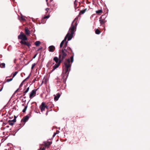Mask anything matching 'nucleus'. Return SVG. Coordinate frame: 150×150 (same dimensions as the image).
Wrapping results in <instances>:
<instances>
[{"label":"nucleus","mask_w":150,"mask_h":150,"mask_svg":"<svg viewBox=\"0 0 150 150\" xmlns=\"http://www.w3.org/2000/svg\"><path fill=\"white\" fill-rule=\"evenodd\" d=\"M13 78H12L11 79H8L6 80V82H9L10 81H11L13 80Z\"/></svg>","instance_id":"29"},{"label":"nucleus","mask_w":150,"mask_h":150,"mask_svg":"<svg viewBox=\"0 0 150 150\" xmlns=\"http://www.w3.org/2000/svg\"><path fill=\"white\" fill-rule=\"evenodd\" d=\"M29 87H28L26 90L24 92V95H25L26 93H27L29 91Z\"/></svg>","instance_id":"23"},{"label":"nucleus","mask_w":150,"mask_h":150,"mask_svg":"<svg viewBox=\"0 0 150 150\" xmlns=\"http://www.w3.org/2000/svg\"><path fill=\"white\" fill-rule=\"evenodd\" d=\"M52 142L50 140H47V148H48L49 146L52 144Z\"/></svg>","instance_id":"18"},{"label":"nucleus","mask_w":150,"mask_h":150,"mask_svg":"<svg viewBox=\"0 0 150 150\" xmlns=\"http://www.w3.org/2000/svg\"><path fill=\"white\" fill-rule=\"evenodd\" d=\"M36 65L35 63H34L33 64H32V67H31V69L32 70H33L34 67Z\"/></svg>","instance_id":"30"},{"label":"nucleus","mask_w":150,"mask_h":150,"mask_svg":"<svg viewBox=\"0 0 150 150\" xmlns=\"http://www.w3.org/2000/svg\"><path fill=\"white\" fill-rule=\"evenodd\" d=\"M54 60L56 64H58L59 62V58L57 57H55L54 58Z\"/></svg>","instance_id":"16"},{"label":"nucleus","mask_w":150,"mask_h":150,"mask_svg":"<svg viewBox=\"0 0 150 150\" xmlns=\"http://www.w3.org/2000/svg\"><path fill=\"white\" fill-rule=\"evenodd\" d=\"M52 0H50V1H51Z\"/></svg>","instance_id":"40"},{"label":"nucleus","mask_w":150,"mask_h":150,"mask_svg":"<svg viewBox=\"0 0 150 150\" xmlns=\"http://www.w3.org/2000/svg\"><path fill=\"white\" fill-rule=\"evenodd\" d=\"M48 107L47 106V109H48Z\"/></svg>","instance_id":"41"},{"label":"nucleus","mask_w":150,"mask_h":150,"mask_svg":"<svg viewBox=\"0 0 150 150\" xmlns=\"http://www.w3.org/2000/svg\"><path fill=\"white\" fill-rule=\"evenodd\" d=\"M102 12V11L101 10H98L96 11V13L97 14H99Z\"/></svg>","instance_id":"25"},{"label":"nucleus","mask_w":150,"mask_h":150,"mask_svg":"<svg viewBox=\"0 0 150 150\" xmlns=\"http://www.w3.org/2000/svg\"><path fill=\"white\" fill-rule=\"evenodd\" d=\"M50 17V16L49 15H47V19L49 18V17Z\"/></svg>","instance_id":"38"},{"label":"nucleus","mask_w":150,"mask_h":150,"mask_svg":"<svg viewBox=\"0 0 150 150\" xmlns=\"http://www.w3.org/2000/svg\"><path fill=\"white\" fill-rule=\"evenodd\" d=\"M5 150H7V149H5Z\"/></svg>","instance_id":"45"},{"label":"nucleus","mask_w":150,"mask_h":150,"mask_svg":"<svg viewBox=\"0 0 150 150\" xmlns=\"http://www.w3.org/2000/svg\"><path fill=\"white\" fill-rule=\"evenodd\" d=\"M37 89H35L33 90L30 93L29 96V97L30 99L32 98L33 97L36 96V92Z\"/></svg>","instance_id":"7"},{"label":"nucleus","mask_w":150,"mask_h":150,"mask_svg":"<svg viewBox=\"0 0 150 150\" xmlns=\"http://www.w3.org/2000/svg\"><path fill=\"white\" fill-rule=\"evenodd\" d=\"M40 44V42L39 41H37L35 43V45L37 46H39Z\"/></svg>","instance_id":"21"},{"label":"nucleus","mask_w":150,"mask_h":150,"mask_svg":"<svg viewBox=\"0 0 150 150\" xmlns=\"http://www.w3.org/2000/svg\"><path fill=\"white\" fill-rule=\"evenodd\" d=\"M15 121L14 120H10L8 122L9 124L11 125H14Z\"/></svg>","instance_id":"15"},{"label":"nucleus","mask_w":150,"mask_h":150,"mask_svg":"<svg viewBox=\"0 0 150 150\" xmlns=\"http://www.w3.org/2000/svg\"><path fill=\"white\" fill-rule=\"evenodd\" d=\"M40 108L41 112L44 111L46 108H47V105L45 103L43 102L40 106Z\"/></svg>","instance_id":"6"},{"label":"nucleus","mask_w":150,"mask_h":150,"mask_svg":"<svg viewBox=\"0 0 150 150\" xmlns=\"http://www.w3.org/2000/svg\"><path fill=\"white\" fill-rule=\"evenodd\" d=\"M18 38L23 40H25L27 39L25 35L22 32H21L20 35L18 36Z\"/></svg>","instance_id":"5"},{"label":"nucleus","mask_w":150,"mask_h":150,"mask_svg":"<svg viewBox=\"0 0 150 150\" xmlns=\"http://www.w3.org/2000/svg\"><path fill=\"white\" fill-rule=\"evenodd\" d=\"M28 78H28H26V79H24V80H23V81L22 82V83H23V82H25V81L26 80V79H27Z\"/></svg>","instance_id":"35"},{"label":"nucleus","mask_w":150,"mask_h":150,"mask_svg":"<svg viewBox=\"0 0 150 150\" xmlns=\"http://www.w3.org/2000/svg\"><path fill=\"white\" fill-rule=\"evenodd\" d=\"M27 108V106H25V107H24V109L22 110L23 112H25L26 111V110Z\"/></svg>","instance_id":"26"},{"label":"nucleus","mask_w":150,"mask_h":150,"mask_svg":"<svg viewBox=\"0 0 150 150\" xmlns=\"http://www.w3.org/2000/svg\"><path fill=\"white\" fill-rule=\"evenodd\" d=\"M36 54L35 55V56H34L33 58H35L36 57Z\"/></svg>","instance_id":"37"},{"label":"nucleus","mask_w":150,"mask_h":150,"mask_svg":"<svg viewBox=\"0 0 150 150\" xmlns=\"http://www.w3.org/2000/svg\"><path fill=\"white\" fill-rule=\"evenodd\" d=\"M103 15L102 16L99 18V21L100 22V23L102 25L104 24L106 22V21L105 20L104 17L103 18H102L103 17Z\"/></svg>","instance_id":"9"},{"label":"nucleus","mask_w":150,"mask_h":150,"mask_svg":"<svg viewBox=\"0 0 150 150\" xmlns=\"http://www.w3.org/2000/svg\"><path fill=\"white\" fill-rule=\"evenodd\" d=\"M29 118V117L28 115L24 117L21 120V122L25 123L28 121Z\"/></svg>","instance_id":"12"},{"label":"nucleus","mask_w":150,"mask_h":150,"mask_svg":"<svg viewBox=\"0 0 150 150\" xmlns=\"http://www.w3.org/2000/svg\"><path fill=\"white\" fill-rule=\"evenodd\" d=\"M59 131L57 130L56 132H54V134L53 135L52 137H54L57 134H58L59 133Z\"/></svg>","instance_id":"24"},{"label":"nucleus","mask_w":150,"mask_h":150,"mask_svg":"<svg viewBox=\"0 0 150 150\" xmlns=\"http://www.w3.org/2000/svg\"><path fill=\"white\" fill-rule=\"evenodd\" d=\"M47 18V16H45L44 17V18L42 19V23H44V22H43L45 20V19Z\"/></svg>","instance_id":"27"},{"label":"nucleus","mask_w":150,"mask_h":150,"mask_svg":"<svg viewBox=\"0 0 150 150\" xmlns=\"http://www.w3.org/2000/svg\"><path fill=\"white\" fill-rule=\"evenodd\" d=\"M60 95L59 93L57 94V95L54 98V100H55L57 101L58 100L59 98L60 97Z\"/></svg>","instance_id":"14"},{"label":"nucleus","mask_w":150,"mask_h":150,"mask_svg":"<svg viewBox=\"0 0 150 150\" xmlns=\"http://www.w3.org/2000/svg\"><path fill=\"white\" fill-rule=\"evenodd\" d=\"M5 67V64L4 63H1L0 62V67L1 68H4Z\"/></svg>","instance_id":"19"},{"label":"nucleus","mask_w":150,"mask_h":150,"mask_svg":"<svg viewBox=\"0 0 150 150\" xmlns=\"http://www.w3.org/2000/svg\"><path fill=\"white\" fill-rule=\"evenodd\" d=\"M46 114H47V112L46 113Z\"/></svg>","instance_id":"43"},{"label":"nucleus","mask_w":150,"mask_h":150,"mask_svg":"<svg viewBox=\"0 0 150 150\" xmlns=\"http://www.w3.org/2000/svg\"><path fill=\"white\" fill-rule=\"evenodd\" d=\"M49 51L51 52H54L55 49V47L53 45L50 46L49 47Z\"/></svg>","instance_id":"10"},{"label":"nucleus","mask_w":150,"mask_h":150,"mask_svg":"<svg viewBox=\"0 0 150 150\" xmlns=\"http://www.w3.org/2000/svg\"><path fill=\"white\" fill-rule=\"evenodd\" d=\"M45 10H47V8L45 9Z\"/></svg>","instance_id":"42"},{"label":"nucleus","mask_w":150,"mask_h":150,"mask_svg":"<svg viewBox=\"0 0 150 150\" xmlns=\"http://www.w3.org/2000/svg\"><path fill=\"white\" fill-rule=\"evenodd\" d=\"M77 24L76 22L74 23V21H73L71 27L70 28L69 31L65 37L64 39L60 43V47L61 48L63 46L64 42L66 41V39L68 38V41L70 40L73 37V34L74 33V31L76 29Z\"/></svg>","instance_id":"1"},{"label":"nucleus","mask_w":150,"mask_h":150,"mask_svg":"<svg viewBox=\"0 0 150 150\" xmlns=\"http://www.w3.org/2000/svg\"><path fill=\"white\" fill-rule=\"evenodd\" d=\"M28 78H28H26V79H24V80H23V81L22 82V83H23V82H25V81L26 80V79H27Z\"/></svg>","instance_id":"33"},{"label":"nucleus","mask_w":150,"mask_h":150,"mask_svg":"<svg viewBox=\"0 0 150 150\" xmlns=\"http://www.w3.org/2000/svg\"><path fill=\"white\" fill-rule=\"evenodd\" d=\"M66 51H65L64 52L66 55L64 57L63 55V52H62V51L59 52V54H61L62 57L64 59L67 55V53L69 54L71 53L72 55L70 57V59L71 62V63H72L74 61V53L73 52L71 49L69 47H67V49L66 48Z\"/></svg>","instance_id":"3"},{"label":"nucleus","mask_w":150,"mask_h":150,"mask_svg":"<svg viewBox=\"0 0 150 150\" xmlns=\"http://www.w3.org/2000/svg\"><path fill=\"white\" fill-rule=\"evenodd\" d=\"M47 83V81H46V79L44 78L42 80V84H45L46 85Z\"/></svg>","instance_id":"20"},{"label":"nucleus","mask_w":150,"mask_h":150,"mask_svg":"<svg viewBox=\"0 0 150 150\" xmlns=\"http://www.w3.org/2000/svg\"><path fill=\"white\" fill-rule=\"evenodd\" d=\"M46 1H47V0H46Z\"/></svg>","instance_id":"44"},{"label":"nucleus","mask_w":150,"mask_h":150,"mask_svg":"<svg viewBox=\"0 0 150 150\" xmlns=\"http://www.w3.org/2000/svg\"><path fill=\"white\" fill-rule=\"evenodd\" d=\"M86 10H87L86 8H85V9H84L83 10H81L80 11L79 14H83V13H84L86 12Z\"/></svg>","instance_id":"17"},{"label":"nucleus","mask_w":150,"mask_h":150,"mask_svg":"<svg viewBox=\"0 0 150 150\" xmlns=\"http://www.w3.org/2000/svg\"><path fill=\"white\" fill-rule=\"evenodd\" d=\"M45 150V148H44V147L42 149V147H40V149H38V150Z\"/></svg>","instance_id":"32"},{"label":"nucleus","mask_w":150,"mask_h":150,"mask_svg":"<svg viewBox=\"0 0 150 150\" xmlns=\"http://www.w3.org/2000/svg\"><path fill=\"white\" fill-rule=\"evenodd\" d=\"M67 43H68V41H66L64 45V47L61 51L62 52H63V55L64 56H65V55H66L64 52H65V51H66V48L67 45Z\"/></svg>","instance_id":"8"},{"label":"nucleus","mask_w":150,"mask_h":150,"mask_svg":"<svg viewBox=\"0 0 150 150\" xmlns=\"http://www.w3.org/2000/svg\"><path fill=\"white\" fill-rule=\"evenodd\" d=\"M28 78H28H26V79H24V80H23V81L22 82V83H23V82H25V81L26 80V79H27Z\"/></svg>","instance_id":"34"},{"label":"nucleus","mask_w":150,"mask_h":150,"mask_svg":"<svg viewBox=\"0 0 150 150\" xmlns=\"http://www.w3.org/2000/svg\"><path fill=\"white\" fill-rule=\"evenodd\" d=\"M59 61L58 63V64H56L54 66H53V70L55 69H56L58 68L60 65V64L61 63V62H62L63 61V60L64 59L62 57L61 54H59Z\"/></svg>","instance_id":"4"},{"label":"nucleus","mask_w":150,"mask_h":150,"mask_svg":"<svg viewBox=\"0 0 150 150\" xmlns=\"http://www.w3.org/2000/svg\"><path fill=\"white\" fill-rule=\"evenodd\" d=\"M18 73V72L17 71H16L15 72V73L13 74V78L16 76V75Z\"/></svg>","instance_id":"28"},{"label":"nucleus","mask_w":150,"mask_h":150,"mask_svg":"<svg viewBox=\"0 0 150 150\" xmlns=\"http://www.w3.org/2000/svg\"><path fill=\"white\" fill-rule=\"evenodd\" d=\"M95 33L97 34H99L100 33V31L98 29H96L95 30Z\"/></svg>","instance_id":"22"},{"label":"nucleus","mask_w":150,"mask_h":150,"mask_svg":"<svg viewBox=\"0 0 150 150\" xmlns=\"http://www.w3.org/2000/svg\"><path fill=\"white\" fill-rule=\"evenodd\" d=\"M46 144H45V147H46Z\"/></svg>","instance_id":"39"},{"label":"nucleus","mask_w":150,"mask_h":150,"mask_svg":"<svg viewBox=\"0 0 150 150\" xmlns=\"http://www.w3.org/2000/svg\"><path fill=\"white\" fill-rule=\"evenodd\" d=\"M64 66L62 75V78L64 80H66L70 70V67L71 64H70V61L69 59H66L64 62Z\"/></svg>","instance_id":"2"},{"label":"nucleus","mask_w":150,"mask_h":150,"mask_svg":"<svg viewBox=\"0 0 150 150\" xmlns=\"http://www.w3.org/2000/svg\"><path fill=\"white\" fill-rule=\"evenodd\" d=\"M25 32L26 35H29L30 34V32L28 28H26L25 29Z\"/></svg>","instance_id":"13"},{"label":"nucleus","mask_w":150,"mask_h":150,"mask_svg":"<svg viewBox=\"0 0 150 150\" xmlns=\"http://www.w3.org/2000/svg\"><path fill=\"white\" fill-rule=\"evenodd\" d=\"M20 43L27 46L29 47L31 46V45L29 42L25 41H21L20 42Z\"/></svg>","instance_id":"11"},{"label":"nucleus","mask_w":150,"mask_h":150,"mask_svg":"<svg viewBox=\"0 0 150 150\" xmlns=\"http://www.w3.org/2000/svg\"><path fill=\"white\" fill-rule=\"evenodd\" d=\"M23 84V83H21V84L20 85V87L21 86H22Z\"/></svg>","instance_id":"36"},{"label":"nucleus","mask_w":150,"mask_h":150,"mask_svg":"<svg viewBox=\"0 0 150 150\" xmlns=\"http://www.w3.org/2000/svg\"><path fill=\"white\" fill-rule=\"evenodd\" d=\"M77 3V1L75 0L74 2V4L75 5V7H76V5Z\"/></svg>","instance_id":"31"}]
</instances>
